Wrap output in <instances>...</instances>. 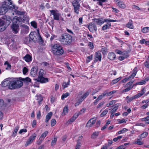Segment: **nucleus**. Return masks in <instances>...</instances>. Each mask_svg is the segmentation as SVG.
<instances>
[{
	"label": "nucleus",
	"mask_w": 149,
	"mask_h": 149,
	"mask_svg": "<svg viewBox=\"0 0 149 149\" xmlns=\"http://www.w3.org/2000/svg\"><path fill=\"white\" fill-rule=\"evenodd\" d=\"M20 79L17 78H9L5 79L2 83L3 87H7L10 89H14L17 88H19L23 85V83Z\"/></svg>",
	"instance_id": "f257e3e1"
},
{
	"label": "nucleus",
	"mask_w": 149,
	"mask_h": 149,
	"mask_svg": "<svg viewBox=\"0 0 149 149\" xmlns=\"http://www.w3.org/2000/svg\"><path fill=\"white\" fill-rule=\"evenodd\" d=\"M72 40V36L67 33L61 34L59 38V41L64 45H70Z\"/></svg>",
	"instance_id": "f03ea898"
},
{
	"label": "nucleus",
	"mask_w": 149,
	"mask_h": 149,
	"mask_svg": "<svg viewBox=\"0 0 149 149\" xmlns=\"http://www.w3.org/2000/svg\"><path fill=\"white\" fill-rule=\"evenodd\" d=\"M52 52L54 55L61 56L64 53L63 47L60 45L54 44L51 45Z\"/></svg>",
	"instance_id": "7ed1b4c3"
},
{
	"label": "nucleus",
	"mask_w": 149,
	"mask_h": 149,
	"mask_svg": "<svg viewBox=\"0 0 149 149\" xmlns=\"http://www.w3.org/2000/svg\"><path fill=\"white\" fill-rule=\"evenodd\" d=\"M4 3L3 5L7 7L8 9L12 8L15 10H17L18 9V7L14 4L13 2V1L11 0H5Z\"/></svg>",
	"instance_id": "20e7f679"
},
{
	"label": "nucleus",
	"mask_w": 149,
	"mask_h": 149,
	"mask_svg": "<svg viewBox=\"0 0 149 149\" xmlns=\"http://www.w3.org/2000/svg\"><path fill=\"white\" fill-rule=\"evenodd\" d=\"M72 4L74 7V12L77 14H79V8L80 7V5L77 0H74L72 2Z\"/></svg>",
	"instance_id": "39448f33"
},
{
	"label": "nucleus",
	"mask_w": 149,
	"mask_h": 149,
	"mask_svg": "<svg viewBox=\"0 0 149 149\" xmlns=\"http://www.w3.org/2000/svg\"><path fill=\"white\" fill-rule=\"evenodd\" d=\"M50 12L51 13L50 15H53V19L56 21L60 20V16H61V14L58 12L57 10H50Z\"/></svg>",
	"instance_id": "423d86ee"
},
{
	"label": "nucleus",
	"mask_w": 149,
	"mask_h": 149,
	"mask_svg": "<svg viewBox=\"0 0 149 149\" xmlns=\"http://www.w3.org/2000/svg\"><path fill=\"white\" fill-rule=\"evenodd\" d=\"M11 28L13 32L15 34L18 33L19 31V23H17L16 21H14L13 22L11 26Z\"/></svg>",
	"instance_id": "0eeeda50"
},
{
	"label": "nucleus",
	"mask_w": 149,
	"mask_h": 149,
	"mask_svg": "<svg viewBox=\"0 0 149 149\" xmlns=\"http://www.w3.org/2000/svg\"><path fill=\"white\" fill-rule=\"evenodd\" d=\"M88 28L89 31L91 32H93L94 31L96 32L97 30L96 25L93 22H91L88 25Z\"/></svg>",
	"instance_id": "6e6552de"
},
{
	"label": "nucleus",
	"mask_w": 149,
	"mask_h": 149,
	"mask_svg": "<svg viewBox=\"0 0 149 149\" xmlns=\"http://www.w3.org/2000/svg\"><path fill=\"white\" fill-rule=\"evenodd\" d=\"M94 62H97L98 61L100 62L101 61L102 54L100 51H98L95 52V56Z\"/></svg>",
	"instance_id": "1a4fd4ad"
},
{
	"label": "nucleus",
	"mask_w": 149,
	"mask_h": 149,
	"mask_svg": "<svg viewBox=\"0 0 149 149\" xmlns=\"http://www.w3.org/2000/svg\"><path fill=\"white\" fill-rule=\"evenodd\" d=\"M36 136L37 135L36 134L34 133L31 136L25 143V146H27L29 144H31L35 139Z\"/></svg>",
	"instance_id": "9d476101"
},
{
	"label": "nucleus",
	"mask_w": 149,
	"mask_h": 149,
	"mask_svg": "<svg viewBox=\"0 0 149 149\" xmlns=\"http://www.w3.org/2000/svg\"><path fill=\"white\" fill-rule=\"evenodd\" d=\"M22 27V29L21 30V33L23 34H26L29 31V28L26 25L23 24L21 25Z\"/></svg>",
	"instance_id": "9b49d317"
},
{
	"label": "nucleus",
	"mask_w": 149,
	"mask_h": 149,
	"mask_svg": "<svg viewBox=\"0 0 149 149\" xmlns=\"http://www.w3.org/2000/svg\"><path fill=\"white\" fill-rule=\"evenodd\" d=\"M38 71V68L37 66H33L31 70L30 74L33 77H35Z\"/></svg>",
	"instance_id": "f8f14e48"
},
{
	"label": "nucleus",
	"mask_w": 149,
	"mask_h": 149,
	"mask_svg": "<svg viewBox=\"0 0 149 149\" xmlns=\"http://www.w3.org/2000/svg\"><path fill=\"white\" fill-rule=\"evenodd\" d=\"M8 8L4 5L0 8V15H4L8 11Z\"/></svg>",
	"instance_id": "ddd939ff"
},
{
	"label": "nucleus",
	"mask_w": 149,
	"mask_h": 149,
	"mask_svg": "<svg viewBox=\"0 0 149 149\" xmlns=\"http://www.w3.org/2000/svg\"><path fill=\"white\" fill-rule=\"evenodd\" d=\"M2 19L6 21V24L7 26L9 25L12 21V19L10 17L8 16H4L2 18Z\"/></svg>",
	"instance_id": "4468645a"
},
{
	"label": "nucleus",
	"mask_w": 149,
	"mask_h": 149,
	"mask_svg": "<svg viewBox=\"0 0 149 149\" xmlns=\"http://www.w3.org/2000/svg\"><path fill=\"white\" fill-rule=\"evenodd\" d=\"M23 59L27 62H31L32 61V57L29 54H26L23 57Z\"/></svg>",
	"instance_id": "2eb2a0df"
},
{
	"label": "nucleus",
	"mask_w": 149,
	"mask_h": 149,
	"mask_svg": "<svg viewBox=\"0 0 149 149\" xmlns=\"http://www.w3.org/2000/svg\"><path fill=\"white\" fill-rule=\"evenodd\" d=\"M96 121V120H93V119H90L88 121L86 126L89 127H92L95 123Z\"/></svg>",
	"instance_id": "dca6fc26"
},
{
	"label": "nucleus",
	"mask_w": 149,
	"mask_h": 149,
	"mask_svg": "<svg viewBox=\"0 0 149 149\" xmlns=\"http://www.w3.org/2000/svg\"><path fill=\"white\" fill-rule=\"evenodd\" d=\"M116 56L114 53L109 52L108 55V58L111 60H113L116 58Z\"/></svg>",
	"instance_id": "f3484780"
},
{
	"label": "nucleus",
	"mask_w": 149,
	"mask_h": 149,
	"mask_svg": "<svg viewBox=\"0 0 149 149\" xmlns=\"http://www.w3.org/2000/svg\"><path fill=\"white\" fill-rule=\"evenodd\" d=\"M38 81L41 83H46L48 81V79L44 77L38 78Z\"/></svg>",
	"instance_id": "a211bd4d"
},
{
	"label": "nucleus",
	"mask_w": 149,
	"mask_h": 149,
	"mask_svg": "<svg viewBox=\"0 0 149 149\" xmlns=\"http://www.w3.org/2000/svg\"><path fill=\"white\" fill-rule=\"evenodd\" d=\"M5 23L4 21L2 19H0V31L1 32L6 29L5 26H3Z\"/></svg>",
	"instance_id": "6ab92c4d"
},
{
	"label": "nucleus",
	"mask_w": 149,
	"mask_h": 149,
	"mask_svg": "<svg viewBox=\"0 0 149 149\" xmlns=\"http://www.w3.org/2000/svg\"><path fill=\"white\" fill-rule=\"evenodd\" d=\"M137 72V68L135 67L133 70V73L129 77V79H133L136 74Z\"/></svg>",
	"instance_id": "aec40b11"
},
{
	"label": "nucleus",
	"mask_w": 149,
	"mask_h": 149,
	"mask_svg": "<svg viewBox=\"0 0 149 149\" xmlns=\"http://www.w3.org/2000/svg\"><path fill=\"white\" fill-rule=\"evenodd\" d=\"M29 36L30 37L31 40H32V42L33 41L34 42H36L37 41V39L36 37V36H35V35L33 33H31L30 34Z\"/></svg>",
	"instance_id": "412c9836"
},
{
	"label": "nucleus",
	"mask_w": 149,
	"mask_h": 149,
	"mask_svg": "<svg viewBox=\"0 0 149 149\" xmlns=\"http://www.w3.org/2000/svg\"><path fill=\"white\" fill-rule=\"evenodd\" d=\"M148 133L147 132H144L141 134L139 136V139H137V141L141 140L142 138L146 137L148 135Z\"/></svg>",
	"instance_id": "4be33fe9"
},
{
	"label": "nucleus",
	"mask_w": 149,
	"mask_h": 149,
	"mask_svg": "<svg viewBox=\"0 0 149 149\" xmlns=\"http://www.w3.org/2000/svg\"><path fill=\"white\" fill-rule=\"evenodd\" d=\"M93 20L97 24L99 25H101L104 23V22L102 21L100 18H95L93 19Z\"/></svg>",
	"instance_id": "5701e85b"
},
{
	"label": "nucleus",
	"mask_w": 149,
	"mask_h": 149,
	"mask_svg": "<svg viewBox=\"0 0 149 149\" xmlns=\"http://www.w3.org/2000/svg\"><path fill=\"white\" fill-rule=\"evenodd\" d=\"M19 79L24 82L28 84L31 81V79L29 77H26L25 78L20 77Z\"/></svg>",
	"instance_id": "b1692460"
},
{
	"label": "nucleus",
	"mask_w": 149,
	"mask_h": 149,
	"mask_svg": "<svg viewBox=\"0 0 149 149\" xmlns=\"http://www.w3.org/2000/svg\"><path fill=\"white\" fill-rule=\"evenodd\" d=\"M145 93V91L144 89V88H143L141 90V92L135 95L134 96V97L136 99L138 98L143 95Z\"/></svg>",
	"instance_id": "393cba45"
},
{
	"label": "nucleus",
	"mask_w": 149,
	"mask_h": 149,
	"mask_svg": "<svg viewBox=\"0 0 149 149\" xmlns=\"http://www.w3.org/2000/svg\"><path fill=\"white\" fill-rule=\"evenodd\" d=\"M14 21H16V22H17V23H19V22H22V16H20L16 18L15 17L13 19V22H14Z\"/></svg>",
	"instance_id": "a878e982"
},
{
	"label": "nucleus",
	"mask_w": 149,
	"mask_h": 149,
	"mask_svg": "<svg viewBox=\"0 0 149 149\" xmlns=\"http://www.w3.org/2000/svg\"><path fill=\"white\" fill-rule=\"evenodd\" d=\"M70 80L69 79L68 81L67 82L65 81H64L63 82L62 85L63 89V90L65 88L68 87V86L70 85Z\"/></svg>",
	"instance_id": "bb28decb"
},
{
	"label": "nucleus",
	"mask_w": 149,
	"mask_h": 149,
	"mask_svg": "<svg viewBox=\"0 0 149 149\" xmlns=\"http://www.w3.org/2000/svg\"><path fill=\"white\" fill-rule=\"evenodd\" d=\"M126 26L130 29H134V26L132 24V21L131 20H129V22L127 24Z\"/></svg>",
	"instance_id": "cd10ccee"
},
{
	"label": "nucleus",
	"mask_w": 149,
	"mask_h": 149,
	"mask_svg": "<svg viewBox=\"0 0 149 149\" xmlns=\"http://www.w3.org/2000/svg\"><path fill=\"white\" fill-rule=\"evenodd\" d=\"M111 26V24L110 23H107L104 25L102 27V30H105L110 28Z\"/></svg>",
	"instance_id": "c85d7f7f"
},
{
	"label": "nucleus",
	"mask_w": 149,
	"mask_h": 149,
	"mask_svg": "<svg viewBox=\"0 0 149 149\" xmlns=\"http://www.w3.org/2000/svg\"><path fill=\"white\" fill-rule=\"evenodd\" d=\"M8 46L10 49H13L15 47L16 43L12 41L10 43L8 44Z\"/></svg>",
	"instance_id": "c756f323"
},
{
	"label": "nucleus",
	"mask_w": 149,
	"mask_h": 149,
	"mask_svg": "<svg viewBox=\"0 0 149 149\" xmlns=\"http://www.w3.org/2000/svg\"><path fill=\"white\" fill-rule=\"evenodd\" d=\"M52 115V112L48 113L46 116V120L45 122L47 123L49 120L50 119Z\"/></svg>",
	"instance_id": "7c9ffc66"
},
{
	"label": "nucleus",
	"mask_w": 149,
	"mask_h": 149,
	"mask_svg": "<svg viewBox=\"0 0 149 149\" xmlns=\"http://www.w3.org/2000/svg\"><path fill=\"white\" fill-rule=\"evenodd\" d=\"M15 13L18 15H19L20 16H22L25 15L26 13L24 11H20L17 10H16L15 11Z\"/></svg>",
	"instance_id": "2f4dec72"
},
{
	"label": "nucleus",
	"mask_w": 149,
	"mask_h": 149,
	"mask_svg": "<svg viewBox=\"0 0 149 149\" xmlns=\"http://www.w3.org/2000/svg\"><path fill=\"white\" fill-rule=\"evenodd\" d=\"M121 79V77H119L116 79H115L112 81L110 83V85L111 86L113 85L114 84H116Z\"/></svg>",
	"instance_id": "473e14b6"
},
{
	"label": "nucleus",
	"mask_w": 149,
	"mask_h": 149,
	"mask_svg": "<svg viewBox=\"0 0 149 149\" xmlns=\"http://www.w3.org/2000/svg\"><path fill=\"white\" fill-rule=\"evenodd\" d=\"M24 42L26 44H28L32 42V40L29 36V37H26L24 39Z\"/></svg>",
	"instance_id": "72a5a7b5"
},
{
	"label": "nucleus",
	"mask_w": 149,
	"mask_h": 149,
	"mask_svg": "<svg viewBox=\"0 0 149 149\" xmlns=\"http://www.w3.org/2000/svg\"><path fill=\"white\" fill-rule=\"evenodd\" d=\"M104 92L105 93L106 96H110L116 92V91L115 90L112 91L108 92L107 91H105Z\"/></svg>",
	"instance_id": "f704fd0d"
},
{
	"label": "nucleus",
	"mask_w": 149,
	"mask_h": 149,
	"mask_svg": "<svg viewBox=\"0 0 149 149\" xmlns=\"http://www.w3.org/2000/svg\"><path fill=\"white\" fill-rule=\"evenodd\" d=\"M45 72L44 70L42 69H40L39 72L38 78L44 77L45 74Z\"/></svg>",
	"instance_id": "c9c22d12"
},
{
	"label": "nucleus",
	"mask_w": 149,
	"mask_h": 149,
	"mask_svg": "<svg viewBox=\"0 0 149 149\" xmlns=\"http://www.w3.org/2000/svg\"><path fill=\"white\" fill-rule=\"evenodd\" d=\"M22 22L24 23L28 22L29 19V17L26 15H24L22 16Z\"/></svg>",
	"instance_id": "e433bc0d"
},
{
	"label": "nucleus",
	"mask_w": 149,
	"mask_h": 149,
	"mask_svg": "<svg viewBox=\"0 0 149 149\" xmlns=\"http://www.w3.org/2000/svg\"><path fill=\"white\" fill-rule=\"evenodd\" d=\"M117 104H116L115 105V106L109 112L110 113L112 114H113L117 110L119 106V105H117Z\"/></svg>",
	"instance_id": "4c0bfd02"
},
{
	"label": "nucleus",
	"mask_w": 149,
	"mask_h": 149,
	"mask_svg": "<svg viewBox=\"0 0 149 149\" xmlns=\"http://www.w3.org/2000/svg\"><path fill=\"white\" fill-rule=\"evenodd\" d=\"M99 132L96 131L94 132L91 136V138L95 139L97 138L99 135Z\"/></svg>",
	"instance_id": "58836bf2"
},
{
	"label": "nucleus",
	"mask_w": 149,
	"mask_h": 149,
	"mask_svg": "<svg viewBox=\"0 0 149 149\" xmlns=\"http://www.w3.org/2000/svg\"><path fill=\"white\" fill-rule=\"evenodd\" d=\"M37 100H38V102L39 103V104L40 105L41 104V102L43 100V98L42 96L40 95H37L36 96Z\"/></svg>",
	"instance_id": "ea45409f"
},
{
	"label": "nucleus",
	"mask_w": 149,
	"mask_h": 149,
	"mask_svg": "<svg viewBox=\"0 0 149 149\" xmlns=\"http://www.w3.org/2000/svg\"><path fill=\"white\" fill-rule=\"evenodd\" d=\"M89 95V93L88 92H86L80 98V100L83 101L84 99L87 97Z\"/></svg>",
	"instance_id": "a19ab883"
},
{
	"label": "nucleus",
	"mask_w": 149,
	"mask_h": 149,
	"mask_svg": "<svg viewBox=\"0 0 149 149\" xmlns=\"http://www.w3.org/2000/svg\"><path fill=\"white\" fill-rule=\"evenodd\" d=\"M19 127L18 126H16L15 128L13 134V136L14 137H15L17 134V132L18 130Z\"/></svg>",
	"instance_id": "79ce46f5"
},
{
	"label": "nucleus",
	"mask_w": 149,
	"mask_h": 149,
	"mask_svg": "<svg viewBox=\"0 0 149 149\" xmlns=\"http://www.w3.org/2000/svg\"><path fill=\"white\" fill-rule=\"evenodd\" d=\"M98 1L97 4L100 6H103V4L102 3H104L107 1V0H93V1Z\"/></svg>",
	"instance_id": "37998d69"
},
{
	"label": "nucleus",
	"mask_w": 149,
	"mask_h": 149,
	"mask_svg": "<svg viewBox=\"0 0 149 149\" xmlns=\"http://www.w3.org/2000/svg\"><path fill=\"white\" fill-rule=\"evenodd\" d=\"M110 109H108V108L106 109L103 111L100 115L101 117H102L106 115L108 113L109 110H110Z\"/></svg>",
	"instance_id": "c03bdc74"
},
{
	"label": "nucleus",
	"mask_w": 149,
	"mask_h": 149,
	"mask_svg": "<svg viewBox=\"0 0 149 149\" xmlns=\"http://www.w3.org/2000/svg\"><path fill=\"white\" fill-rule=\"evenodd\" d=\"M122 54L124 56H120L119 57V60L120 61L123 60L125 59V58H127L129 56V54H126V55H125V54Z\"/></svg>",
	"instance_id": "a18cd8bd"
},
{
	"label": "nucleus",
	"mask_w": 149,
	"mask_h": 149,
	"mask_svg": "<svg viewBox=\"0 0 149 149\" xmlns=\"http://www.w3.org/2000/svg\"><path fill=\"white\" fill-rule=\"evenodd\" d=\"M133 86H130L126 89L123 90L122 91V93H123L125 92H127L133 88Z\"/></svg>",
	"instance_id": "49530a36"
},
{
	"label": "nucleus",
	"mask_w": 149,
	"mask_h": 149,
	"mask_svg": "<svg viewBox=\"0 0 149 149\" xmlns=\"http://www.w3.org/2000/svg\"><path fill=\"white\" fill-rule=\"evenodd\" d=\"M30 24L31 26L34 28L35 29L37 28V23L36 21H32L30 23Z\"/></svg>",
	"instance_id": "de8ad7c7"
},
{
	"label": "nucleus",
	"mask_w": 149,
	"mask_h": 149,
	"mask_svg": "<svg viewBox=\"0 0 149 149\" xmlns=\"http://www.w3.org/2000/svg\"><path fill=\"white\" fill-rule=\"evenodd\" d=\"M68 109L67 107H65L63 109V111L62 113L63 115H66L68 113Z\"/></svg>",
	"instance_id": "09e8293b"
},
{
	"label": "nucleus",
	"mask_w": 149,
	"mask_h": 149,
	"mask_svg": "<svg viewBox=\"0 0 149 149\" xmlns=\"http://www.w3.org/2000/svg\"><path fill=\"white\" fill-rule=\"evenodd\" d=\"M141 31L144 33H147L149 32V27L143 28L141 29Z\"/></svg>",
	"instance_id": "8fccbe9b"
},
{
	"label": "nucleus",
	"mask_w": 149,
	"mask_h": 149,
	"mask_svg": "<svg viewBox=\"0 0 149 149\" xmlns=\"http://www.w3.org/2000/svg\"><path fill=\"white\" fill-rule=\"evenodd\" d=\"M118 6L120 8L123 9H124L126 7L125 5L122 1L120 2H119V4L118 5Z\"/></svg>",
	"instance_id": "3c124183"
},
{
	"label": "nucleus",
	"mask_w": 149,
	"mask_h": 149,
	"mask_svg": "<svg viewBox=\"0 0 149 149\" xmlns=\"http://www.w3.org/2000/svg\"><path fill=\"white\" fill-rule=\"evenodd\" d=\"M118 21L116 20H113V19H104L103 22H106L107 23H109L110 22H117Z\"/></svg>",
	"instance_id": "603ef678"
},
{
	"label": "nucleus",
	"mask_w": 149,
	"mask_h": 149,
	"mask_svg": "<svg viewBox=\"0 0 149 149\" xmlns=\"http://www.w3.org/2000/svg\"><path fill=\"white\" fill-rule=\"evenodd\" d=\"M128 131V130L126 128H124L122 130L119 131L117 133L118 134H120L122 133H124Z\"/></svg>",
	"instance_id": "864d4df0"
},
{
	"label": "nucleus",
	"mask_w": 149,
	"mask_h": 149,
	"mask_svg": "<svg viewBox=\"0 0 149 149\" xmlns=\"http://www.w3.org/2000/svg\"><path fill=\"white\" fill-rule=\"evenodd\" d=\"M48 133V131H46L45 132L42 134L40 137L42 138L43 139H44Z\"/></svg>",
	"instance_id": "5fc2aeb1"
},
{
	"label": "nucleus",
	"mask_w": 149,
	"mask_h": 149,
	"mask_svg": "<svg viewBox=\"0 0 149 149\" xmlns=\"http://www.w3.org/2000/svg\"><path fill=\"white\" fill-rule=\"evenodd\" d=\"M105 96H106V95L104 91L101 95H100L97 98L99 100H100Z\"/></svg>",
	"instance_id": "6e6d98bb"
},
{
	"label": "nucleus",
	"mask_w": 149,
	"mask_h": 149,
	"mask_svg": "<svg viewBox=\"0 0 149 149\" xmlns=\"http://www.w3.org/2000/svg\"><path fill=\"white\" fill-rule=\"evenodd\" d=\"M69 93H66L65 94H63L61 96V99L63 100L65 98H66L69 95Z\"/></svg>",
	"instance_id": "4d7b16f0"
},
{
	"label": "nucleus",
	"mask_w": 149,
	"mask_h": 149,
	"mask_svg": "<svg viewBox=\"0 0 149 149\" xmlns=\"http://www.w3.org/2000/svg\"><path fill=\"white\" fill-rule=\"evenodd\" d=\"M93 57V55H91V56H88L87 58V59L86 60V62L87 63L89 62L92 59Z\"/></svg>",
	"instance_id": "13d9d810"
},
{
	"label": "nucleus",
	"mask_w": 149,
	"mask_h": 149,
	"mask_svg": "<svg viewBox=\"0 0 149 149\" xmlns=\"http://www.w3.org/2000/svg\"><path fill=\"white\" fill-rule=\"evenodd\" d=\"M101 50L103 54L104 55H106L107 52V49L105 48H102Z\"/></svg>",
	"instance_id": "bf43d9fd"
},
{
	"label": "nucleus",
	"mask_w": 149,
	"mask_h": 149,
	"mask_svg": "<svg viewBox=\"0 0 149 149\" xmlns=\"http://www.w3.org/2000/svg\"><path fill=\"white\" fill-rule=\"evenodd\" d=\"M144 65L145 67L149 68V61L146 60L144 63Z\"/></svg>",
	"instance_id": "052dcab7"
},
{
	"label": "nucleus",
	"mask_w": 149,
	"mask_h": 149,
	"mask_svg": "<svg viewBox=\"0 0 149 149\" xmlns=\"http://www.w3.org/2000/svg\"><path fill=\"white\" fill-rule=\"evenodd\" d=\"M56 120L54 119H53L51 120V126L53 127L54 126L56 123Z\"/></svg>",
	"instance_id": "680f3d73"
},
{
	"label": "nucleus",
	"mask_w": 149,
	"mask_h": 149,
	"mask_svg": "<svg viewBox=\"0 0 149 149\" xmlns=\"http://www.w3.org/2000/svg\"><path fill=\"white\" fill-rule=\"evenodd\" d=\"M88 45L90 49H93L94 46L92 42H89L88 43Z\"/></svg>",
	"instance_id": "e2e57ef3"
},
{
	"label": "nucleus",
	"mask_w": 149,
	"mask_h": 149,
	"mask_svg": "<svg viewBox=\"0 0 149 149\" xmlns=\"http://www.w3.org/2000/svg\"><path fill=\"white\" fill-rule=\"evenodd\" d=\"M146 81L144 80H143L141 81L138 82L136 83V85H143L146 83Z\"/></svg>",
	"instance_id": "0e129e2a"
},
{
	"label": "nucleus",
	"mask_w": 149,
	"mask_h": 149,
	"mask_svg": "<svg viewBox=\"0 0 149 149\" xmlns=\"http://www.w3.org/2000/svg\"><path fill=\"white\" fill-rule=\"evenodd\" d=\"M28 71V69L26 67H24L23 69V72L24 74H25Z\"/></svg>",
	"instance_id": "69168bd1"
},
{
	"label": "nucleus",
	"mask_w": 149,
	"mask_h": 149,
	"mask_svg": "<svg viewBox=\"0 0 149 149\" xmlns=\"http://www.w3.org/2000/svg\"><path fill=\"white\" fill-rule=\"evenodd\" d=\"M56 141L57 138H54V139L52 141L51 145L52 146H54L56 144Z\"/></svg>",
	"instance_id": "338daca9"
},
{
	"label": "nucleus",
	"mask_w": 149,
	"mask_h": 149,
	"mask_svg": "<svg viewBox=\"0 0 149 149\" xmlns=\"http://www.w3.org/2000/svg\"><path fill=\"white\" fill-rule=\"evenodd\" d=\"M81 142H77V144L75 147V149H79L80 148Z\"/></svg>",
	"instance_id": "774afa93"
}]
</instances>
